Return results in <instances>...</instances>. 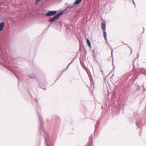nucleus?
Masks as SVG:
<instances>
[{"mask_svg": "<svg viewBox=\"0 0 146 146\" xmlns=\"http://www.w3.org/2000/svg\"><path fill=\"white\" fill-rule=\"evenodd\" d=\"M63 14L62 12H60L59 13H58L56 15L51 18L48 20V21L51 23H52L55 21V20L57 19L58 18Z\"/></svg>", "mask_w": 146, "mask_h": 146, "instance_id": "nucleus-1", "label": "nucleus"}, {"mask_svg": "<svg viewBox=\"0 0 146 146\" xmlns=\"http://www.w3.org/2000/svg\"><path fill=\"white\" fill-rule=\"evenodd\" d=\"M57 11H50L47 13L46 15V16H52L55 15L57 13Z\"/></svg>", "mask_w": 146, "mask_h": 146, "instance_id": "nucleus-2", "label": "nucleus"}, {"mask_svg": "<svg viewBox=\"0 0 146 146\" xmlns=\"http://www.w3.org/2000/svg\"><path fill=\"white\" fill-rule=\"evenodd\" d=\"M38 116L39 117V119L40 121V128L42 129V130L43 131H44V130L43 129V124L42 123V116L40 115L39 114H38Z\"/></svg>", "mask_w": 146, "mask_h": 146, "instance_id": "nucleus-3", "label": "nucleus"}, {"mask_svg": "<svg viewBox=\"0 0 146 146\" xmlns=\"http://www.w3.org/2000/svg\"><path fill=\"white\" fill-rule=\"evenodd\" d=\"M101 28L103 31H106V23H101Z\"/></svg>", "mask_w": 146, "mask_h": 146, "instance_id": "nucleus-4", "label": "nucleus"}, {"mask_svg": "<svg viewBox=\"0 0 146 146\" xmlns=\"http://www.w3.org/2000/svg\"><path fill=\"white\" fill-rule=\"evenodd\" d=\"M4 27V23L3 22H2L0 23V31H2Z\"/></svg>", "mask_w": 146, "mask_h": 146, "instance_id": "nucleus-5", "label": "nucleus"}, {"mask_svg": "<svg viewBox=\"0 0 146 146\" xmlns=\"http://www.w3.org/2000/svg\"><path fill=\"white\" fill-rule=\"evenodd\" d=\"M28 76L32 79H36V76L34 74L33 75L29 74L28 75Z\"/></svg>", "mask_w": 146, "mask_h": 146, "instance_id": "nucleus-6", "label": "nucleus"}, {"mask_svg": "<svg viewBox=\"0 0 146 146\" xmlns=\"http://www.w3.org/2000/svg\"><path fill=\"white\" fill-rule=\"evenodd\" d=\"M82 1V0H76L74 2L75 5H77L79 4Z\"/></svg>", "mask_w": 146, "mask_h": 146, "instance_id": "nucleus-7", "label": "nucleus"}, {"mask_svg": "<svg viewBox=\"0 0 146 146\" xmlns=\"http://www.w3.org/2000/svg\"><path fill=\"white\" fill-rule=\"evenodd\" d=\"M88 45L89 46L90 48L91 45L90 41L88 39H86Z\"/></svg>", "mask_w": 146, "mask_h": 146, "instance_id": "nucleus-8", "label": "nucleus"}, {"mask_svg": "<svg viewBox=\"0 0 146 146\" xmlns=\"http://www.w3.org/2000/svg\"><path fill=\"white\" fill-rule=\"evenodd\" d=\"M74 3L70 5H69L68 7H67L66 9H67L68 8H71L73 7L75 5Z\"/></svg>", "mask_w": 146, "mask_h": 146, "instance_id": "nucleus-9", "label": "nucleus"}, {"mask_svg": "<svg viewBox=\"0 0 146 146\" xmlns=\"http://www.w3.org/2000/svg\"><path fill=\"white\" fill-rule=\"evenodd\" d=\"M104 31V38H105V40H106L107 39L106 33V31Z\"/></svg>", "mask_w": 146, "mask_h": 146, "instance_id": "nucleus-10", "label": "nucleus"}, {"mask_svg": "<svg viewBox=\"0 0 146 146\" xmlns=\"http://www.w3.org/2000/svg\"><path fill=\"white\" fill-rule=\"evenodd\" d=\"M99 124V121H98L97 122L96 124V125L95 126V128H96L95 129H96L98 127Z\"/></svg>", "mask_w": 146, "mask_h": 146, "instance_id": "nucleus-11", "label": "nucleus"}, {"mask_svg": "<svg viewBox=\"0 0 146 146\" xmlns=\"http://www.w3.org/2000/svg\"><path fill=\"white\" fill-rule=\"evenodd\" d=\"M92 135H91L90 136V138L89 139V141L90 142H92Z\"/></svg>", "mask_w": 146, "mask_h": 146, "instance_id": "nucleus-12", "label": "nucleus"}, {"mask_svg": "<svg viewBox=\"0 0 146 146\" xmlns=\"http://www.w3.org/2000/svg\"><path fill=\"white\" fill-rule=\"evenodd\" d=\"M73 61H74V60H72V61H71V62H70L69 64H68V65L67 66V68L69 67V65H70V64L72 63L73 62Z\"/></svg>", "mask_w": 146, "mask_h": 146, "instance_id": "nucleus-13", "label": "nucleus"}, {"mask_svg": "<svg viewBox=\"0 0 146 146\" xmlns=\"http://www.w3.org/2000/svg\"><path fill=\"white\" fill-rule=\"evenodd\" d=\"M140 122L139 121H137L136 122V124L138 126H139V124L140 123Z\"/></svg>", "mask_w": 146, "mask_h": 146, "instance_id": "nucleus-14", "label": "nucleus"}, {"mask_svg": "<svg viewBox=\"0 0 146 146\" xmlns=\"http://www.w3.org/2000/svg\"><path fill=\"white\" fill-rule=\"evenodd\" d=\"M100 72H101L103 76H104V72L103 71V70H102V69H101L100 70Z\"/></svg>", "mask_w": 146, "mask_h": 146, "instance_id": "nucleus-15", "label": "nucleus"}, {"mask_svg": "<svg viewBox=\"0 0 146 146\" xmlns=\"http://www.w3.org/2000/svg\"><path fill=\"white\" fill-rule=\"evenodd\" d=\"M41 0H36V3H38V2H40Z\"/></svg>", "mask_w": 146, "mask_h": 146, "instance_id": "nucleus-16", "label": "nucleus"}, {"mask_svg": "<svg viewBox=\"0 0 146 146\" xmlns=\"http://www.w3.org/2000/svg\"><path fill=\"white\" fill-rule=\"evenodd\" d=\"M13 74H14V75L15 76H16L17 77V78H18L17 76V75L15 73H13Z\"/></svg>", "mask_w": 146, "mask_h": 146, "instance_id": "nucleus-17", "label": "nucleus"}, {"mask_svg": "<svg viewBox=\"0 0 146 146\" xmlns=\"http://www.w3.org/2000/svg\"><path fill=\"white\" fill-rule=\"evenodd\" d=\"M132 1H133V3H134V5H135V3H134V1L133 0H132Z\"/></svg>", "mask_w": 146, "mask_h": 146, "instance_id": "nucleus-18", "label": "nucleus"}, {"mask_svg": "<svg viewBox=\"0 0 146 146\" xmlns=\"http://www.w3.org/2000/svg\"><path fill=\"white\" fill-rule=\"evenodd\" d=\"M111 56H112V53H113V50H112L111 51Z\"/></svg>", "mask_w": 146, "mask_h": 146, "instance_id": "nucleus-19", "label": "nucleus"}]
</instances>
